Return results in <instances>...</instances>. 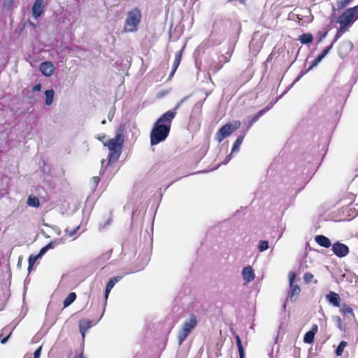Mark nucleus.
Wrapping results in <instances>:
<instances>
[{"instance_id":"09e8293b","label":"nucleus","mask_w":358,"mask_h":358,"mask_svg":"<svg viewBox=\"0 0 358 358\" xmlns=\"http://www.w3.org/2000/svg\"><path fill=\"white\" fill-rule=\"evenodd\" d=\"M317 280H314V283H317Z\"/></svg>"},{"instance_id":"20e7f679","label":"nucleus","mask_w":358,"mask_h":358,"mask_svg":"<svg viewBox=\"0 0 358 358\" xmlns=\"http://www.w3.org/2000/svg\"><path fill=\"white\" fill-rule=\"evenodd\" d=\"M197 323L196 316L193 314L189 316L187 321L184 322L178 334L179 345H181L185 341L192 331L196 327Z\"/></svg>"},{"instance_id":"49530a36","label":"nucleus","mask_w":358,"mask_h":358,"mask_svg":"<svg viewBox=\"0 0 358 358\" xmlns=\"http://www.w3.org/2000/svg\"><path fill=\"white\" fill-rule=\"evenodd\" d=\"M338 322L341 324V319L340 317H338Z\"/></svg>"},{"instance_id":"dca6fc26","label":"nucleus","mask_w":358,"mask_h":358,"mask_svg":"<svg viewBox=\"0 0 358 358\" xmlns=\"http://www.w3.org/2000/svg\"><path fill=\"white\" fill-rule=\"evenodd\" d=\"M315 241L319 245L326 248H329L331 245L330 239L324 235L315 236Z\"/></svg>"},{"instance_id":"e433bc0d","label":"nucleus","mask_w":358,"mask_h":358,"mask_svg":"<svg viewBox=\"0 0 358 358\" xmlns=\"http://www.w3.org/2000/svg\"><path fill=\"white\" fill-rule=\"evenodd\" d=\"M349 3H348V1H347L346 0H341L337 2L338 9H343L345 6H347Z\"/></svg>"},{"instance_id":"a19ab883","label":"nucleus","mask_w":358,"mask_h":358,"mask_svg":"<svg viewBox=\"0 0 358 358\" xmlns=\"http://www.w3.org/2000/svg\"><path fill=\"white\" fill-rule=\"evenodd\" d=\"M79 227H80L79 226H77L76 228H74L71 231L69 232V235L70 236L74 235L78 230Z\"/></svg>"},{"instance_id":"4468645a","label":"nucleus","mask_w":358,"mask_h":358,"mask_svg":"<svg viewBox=\"0 0 358 358\" xmlns=\"http://www.w3.org/2000/svg\"><path fill=\"white\" fill-rule=\"evenodd\" d=\"M318 327L317 324H313L311 329L306 333L303 336V342L306 343L311 344L314 342L315 334L317 333Z\"/></svg>"},{"instance_id":"473e14b6","label":"nucleus","mask_w":358,"mask_h":358,"mask_svg":"<svg viewBox=\"0 0 358 358\" xmlns=\"http://www.w3.org/2000/svg\"><path fill=\"white\" fill-rule=\"evenodd\" d=\"M334 43H334V41H333V42H332V43H331L330 45L327 46V48H325L322 50V52H321V54H320V55L322 58H324V57H325V56L329 53V52L330 51V50L333 48V45H334Z\"/></svg>"},{"instance_id":"3c124183","label":"nucleus","mask_w":358,"mask_h":358,"mask_svg":"<svg viewBox=\"0 0 358 358\" xmlns=\"http://www.w3.org/2000/svg\"><path fill=\"white\" fill-rule=\"evenodd\" d=\"M346 1H348V3H350V1H351L352 0H346Z\"/></svg>"},{"instance_id":"4be33fe9","label":"nucleus","mask_w":358,"mask_h":358,"mask_svg":"<svg viewBox=\"0 0 358 358\" xmlns=\"http://www.w3.org/2000/svg\"><path fill=\"white\" fill-rule=\"evenodd\" d=\"M223 66V64L219 62L212 61L208 66V71H211L213 73H216L218 72Z\"/></svg>"},{"instance_id":"6e6552de","label":"nucleus","mask_w":358,"mask_h":358,"mask_svg":"<svg viewBox=\"0 0 358 358\" xmlns=\"http://www.w3.org/2000/svg\"><path fill=\"white\" fill-rule=\"evenodd\" d=\"M332 251L337 257L341 258L347 256L350 252L349 248L346 245L339 242L333 244Z\"/></svg>"},{"instance_id":"72a5a7b5","label":"nucleus","mask_w":358,"mask_h":358,"mask_svg":"<svg viewBox=\"0 0 358 358\" xmlns=\"http://www.w3.org/2000/svg\"><path fill=\"white\" fill-rule=\"evenodd\" d=\"M334 43H334V41H333V42H332V43H331L330 45L327 46V48H325L322 50V52H321V54H320V55L322 58H324V57H325V56L329 53V52L330 51V50L333 48V45H334Z\"/></svg>"},{"instance_id":"c756f323","label":"nucleus","mask_w":358,"mask_h":358,"mask_svg":"<svg viewBox=\"0 0 358 358\" xmlns=\"http://www.w3.org/2000/svg\"><path fill=\"white\" fill-rule=\"evenodd\" d=\"M40 258L38 257V255H30L29 257V266H28V270L30 271V270L31 269L32 266H34V264H35L36 261Z\"/></svg>"},{"instance_id":"a211bd4d","label":"nucleus","mask_w":358,"mask_h":358,"mask_svg":"<svg viewBox=\"0 0 358 358\" xmlns=\"http://www.w3.org/2000/svg\"><path fill=\"white\" fill-rule=\"evenodd\" d=\"M122 278V276H116L110 278L107 283L106 289H105V298L107 299L110 290L113 289L114 285L119 282Z\"/></svg>"},{"instance_id":"603ef678","label":"nucleus","mask_w":358,"mask_h":358,"mask_svg":"<svg viewBox=\"0 0 358 358\" xmlns=\"http://www.w3.org/2000/svg\"><path fill=\"white\" fill-rule=\"evenodd\" d=\"M346 1H348V3H350V1H351L352 0H346Z\"/></svg>"},{"instance_id":"9b49d317","label":"nucleus","mask_w":358,"mask_h":358,"mask_svg":"<svg viewBox=\"0 0 358 358\" xmlns=\"http://www.w3.org/2000/svg\"><path fill=\"white\" fill-rule=\"evenodd\" d=\"M43 0H36L32 7V15L35 19L39 17L44 10Z\"/></svg>"},{"instance_id":"f3484780","label":"nucleus","mask_w":358,"mask_h":358,"mask_svg":"<svg viewBox=\"0 0 358 358\" xmlns=\"http://www.w3.org/2000/svg\"><path fill=\"white\" fill-rule=\"evenodd\" d=\"M340 313L343 315V317H349L355 319V315L353 309L346 303H343L340 309Z\"/></svg>"},{"instance_id":"ea45409f","label":"nucleus","mask_w":358,"mask_h":358,"mask_svg":"<svg viewBox=\"0 0 358 358\" xmlns=\"http://www.w3.org/2000/svg\"><path fill=\"white\" fill-rule=\"evenodd\" d=\"M41 89V85L40 84L36 85L33 87L32 90L34 92L40 91Z\"/></svg>"},{"instance_id":"c9c22d12","label":"nucleus","mask_w":358,"mask_h":358,"mask_svg":"<svg viewBox=\"0 0 358 358\" xmlns=\"http://www.w3.org/2000/svg\"><path fill=\"white\" fill-rule=\"evenodd\" d=\"M52 247V244L51 243H49L47 245L43 247L39 253L38 254V257H41L43 255H44L48 250L49 248H50Z\"/></svg>"},{"instance_id":"bb28decb","label":"nucleus","mask_w":358,"mask_h":358,"mask_svg":"<svg viewBox=\"0 0 358 358\" xmlns=\"http://www.w3.org/2000/svg\"><path fill=\"white\" fill-rule=\"evenodd\" d=\"M235 338H236L237 348L238 350L239 357H240V358H244V350H243V347L242 345L241 338L238 335H236Z\"/></svg>"},{"instance_id":"f03ea898","label":"nucleus","mask_w":358,"mask_h":358,"mask_svg":"<svg viewBox=\"0 0 358 358\" xmlns=\"http://www.w3.org/2000/svg\"><path fill=\"white\" fill-rule=\"evenodd\" d=\"M124 143V137L122 134H118L113 138L110 139L104 145L107 146L110 150L108 154L109 163L115 162L119 158L121 149Z\"/></svg>"},{"instance_id":"412c9836","label":"nucleus","mask_w":358,"mask_h":358,"mask_svg":"<svg viewBox=\"0 0 358 358\" xmlns=\"http://www.w3.org/2000/svg\"><path fill=\"white\" fill-rule=\"evenodd\" d=\"M92 327V321L87 319H83L80 321L79 327L80 332L84 333Z\"/></svg>"},{"instance_id":"2f4dec72","label":"nucleus","mask_w":358,"mask_h":358,"mask_svg":"<svg viewBox=\"0 0 358 358\" xmlns=\"http://www.w3.org/2000/svg\"><path fill=\"white\" fill-rule=\"evenodd\" d=\"M314 275L310 273H306L303 275V280L306 283H310L313 281Z\"/></svg>"},{"instance_id":"de8ad7c7","label":"nucleus","mask_w":358,"mask_h":358,"mask_svg":"<svg viewBox=\"0 0 358 358\" xmlns=\"http://www.w3.org/2000/svg\"><path fill=\"white\" fill-rule=\"evenodd\" d=\"M301 76H299V77L295 80V82H296V81H298V80L300 79Z\"/></svg>"},{"instance_id":"7c9ffc66","label":"nucleus","mask_w":358,"mask_h":358,"mask_svg":"<svg viewBox=\"0 0 358 358\" xmlns=\"http://www.w3.org/2000/svg\"><path fill=\"white\" fill-rule=\"evenodd\" d=\"M268 248V242L267 241H260L258 245V249L263 252Z\"/></svg>"},{"instance_id":"7ed1b4c3","label":"nucleus","mask_w":358,"mask_h":358,"mask_svg":"<svg viewBox=\"0 0 358 358\" xmlns=\"http://www.w3.org/2000/svg\"><path fill=\"white\" fill-rule=\"evenodd\" d=\"M141 20V13L138 8H135L128 12L124 29L127 32H135Z\"/></svg>"},{"instance_id":"864d4df0","label":"nucleus","mask_w":358,"mask_h":358,"mask_svg":"<svg viewBox=\"0 0 358 358\" xmlns=\"http://www.w3.org/2000/svg\"><path fill=\"white\" fill-rule=\"evenodd\" d=\"M357 176H358V174H357Z\"/></svg>"},{"instance_id":"79ce46f5","label":"nucleus","mask_w":358,"mask_h":358,"mask_svg":"<svg viewBox=\"0 0 358 358\" xmlns=\"http://www.w3.org/2000/svg\"><path fill=\"white\" fill-rule=\"evenodd\" d=\"M92 180L94 181V182L96 184V185H98V183L100 181V179L98 176H94L92 178Z\"/></svg>"},{"instance_id":"f704fd0d","label":"nucleus","mask_w":358,"mask_h":358,"mask_svg":"<svg viewBox=\"0 0 358 358\" xmlns=\"http://www.w3.org/2000/svg\"><path fill=\"white\" fill-rule=\"evenodd\" d=\"M323 58L319 55L313 62L310 67L308 68V71L312 69L313 67L316 66L322 59Z\"/></svg>"},{"instance_id":"f257e3e1","label":"nucleus","mask_w":358,"mask_h":358,"mask_svg":"<svg viewBox=\"0 0 358 358\" xmlns=\"http://www.w3.org/2000/svg\"><path fill=\"white\" fill-rule=\"evenodd\" d=\"M187 99V97L186 96L181 99L176 105L173 110L166 112L154 123L150 135L151 145H155L167 138L171 131L172 121L176 115L177 110Z\"/></svg>"},{"instance_id":"8fccbe9b","label":"nucleus","mask_w":358,"mask_h":358,"mask_svg":"<svg viewBox=\"0 0 358 358\" xmlns=\"http://www.w3.org/2000/svg\"><path fill=\"white\" fill-rule=\"evenodd\" d=\"M346 1H348V3H350V1H351L352 0H346Z\"/></svg>"},{"instance_id":"393cba45","label":"nucleus","mask_w":358,"mask_h":358,"mask_svg":"<svg viewBox=\"0 0 358 358\" xmlns=\"http://www.w3.org/2000/svg\"><path fill=\"white\" fill-rule=\"evenodd\" d=\"M45 104L47 106L51 105L53 102V99H54V95H55L54 90H46L45 92Z\"/></svg>"},{"instance_id":"c85d7f7f","label":"nucleus","mask_w":358,"mask_h":358,"mask_svg":"<svg viewBox=\"0 0 358 358\" xmlns=\"http://www.w3.org/2000/svg\"><path fill=\"white\" fill-rule=\"evenodd\" d=\"M347 31V26H343V24H340V27L339 29H338L336 35H335V37H334V43H336L337 41V40L338 38H340L342 35Z\"/></svg>"},{"instance_id":"1a4fd4ad","label":"nucleus","mask_w":358,"mask_h":358,"mask_svg":"<svg viewBox=\"0 0 358 358\" xmlns=\"http://www.w3.org/2000/svg\"><path fill=\"white\" fill-rule=\"evenodd\" d=\"M353 44L349 41H345L341 43L338 48V52L341 57L344 58L352 50Z\"/></svg>"},{"instance_id":"58836bf2","label":"nucleus","mask_w":358,"mask_h":358,"mask_svg":"<svg viewBox=\"0 0 358 358\" xmlns=\"http://www.w3.org/2000/svg\"><path fill=\"white\" fill-rule=\"evenodd\" d=\"M96 138L101 141V142H103V141L105 140L106 138V135L105 134H99L96 137Z\"/></svg>"},{"instance_id":"39448f33","label":"nucleus","mask_w":358,"mask_h":358,"mask_svg":"<svg viewBox=\"0 0 358 358\" xmlns=\"http://www.w3.org/2000/svg\"><path fill=\"white\" fill-rule=\"evenodd\" d=\"M241 122L238 120L233 123H227L222 126L215 134V140L221 143L225 138L230 136L233 132L240 128Z\"/></svg>"},{"instance_id":"a878e982","label":"nucleus","mask_w":358,"mask_h":358,"mask_svg":"<svg viewBox=\"0 0 358 358\" xmlns=\"http://www.w3.org/2000/svg\"><path fill=\"white\" fill-rule=\"evenodd\" d=\"M27 204L29 206L38 208L40 206V201L36 196L30 195L27 200Z\"/></svg>"},{"instance_id":"ddd939ff","label":"nucleus","mask_w":358,"mask_h":358,"mask_svg":"<svg viewBox=\"0 0 358 358\" xmlns=\"http://www.w3.org/2000/svg\"><path fill=\"white\" fill-rule=\"evenodd\" d=\"M326 299L328 301V302L333 305L335 307H340L341 306V297L338 294L330 291L328 294L326 295Z\"/></svg>"},{"instance_id":"4c0bfd02","label":"nucleus","mask_w":358,"mask_h":358,"mask_svg":"<svg viewBox=\"0 0 358 358\" xmlns=\"http://www.w3.org/2000/svg\"><path fill=\"white\" fill-rule=\"evenodd\" d=\"M42 351V346H39L34 353V358H40Z\"/></svg>"},{"instance_id":"f8f14e48","label":"nucleus","mask_w":358,"mask_h":358,"mask_svg":"<svg viewBox=\"0 0 358 358\" xmlns=\"http://www.w3.org/2000/svg\"><path fill=\"white\" fill-rule=\"evenodd\" d=\"M39 69L42 73L46 76H52L55 71V67L50 62H44L41 63Z\"/></svg>"},{"instance_id":"0eeeda50","label":"nucleus","mask_w":358,"mask_h":358,"mask_svg":"<svg viewBox=\"0 0 358 358\" xmlns=\"http://www.w3.org/2000/svg\"><path fill=\"white\" fill-rule=\"evenodd\" d=\"M296 278V274L294 272H289V291L288 293V297H289L291 301H295L296 298L300 294L301 289L298 285L294 284V281Z\"/></svg>"},{"instance_id":"423d86ee","label":"nucleus","mask_w":358,"mask_h":358,"mask_svg":"<svg viewBox=\"0 0 358 358\" xmlns=\"http://www.w3.org/2000/svg\"><path fill=\"white\" fill-rule=\"evenodd\" d=\"M358 17V6L346 9L338 17V22L343 26H349Z\"/></svg>"},{"instance_id":"5701e85b","label":"nucleus","mask_w":358,"mask_h":358,"mask_svg":"<svg viewBox=\"0 0 358 358\" xmlns=\"http://www.w3.org/2000/svg\"><path fill=\"white\" fill-rule=\"evenodd\" d=\"M299 41L302 44H309L313 42V35L310 33L303 34L299 37Z\"/></svg>"},{"instance_id":"b1692460","label":"nucleus","mask_w":358,"mask_h":358,"mask_svg":"<svg viewBox=\"0 0 358 358\" xmlns=\"http://www.w3.org/2000/svg\"><path fill=\"white\" fill-rule=\"evenodd\" d=\"M76 299V294L75 292H71L65 298L63 301L64 308H66L70 306Z\"/></svg>"},{"instance_id":"c03bdc74","label":"nucleus","mask_w":358,"mask_h":358,"mask_svg":"<svg viewBox=\"0 0 358 358\" xmlns=\"http://www.w3.org/2000/svg\"><path fill=\"white\" fill-rule=\"evenodd\" d=\"M327 32H325L323 34H322L320 37V41H321L323 38H324L326 37V35H327Z\"/></svg>"},{"instance_id":"6ab92c4d","label":"nucleus","mask_w":358,"mask_h":358,"mask_svg":"<svg viewBox=\"0 0 358 358\" xmlns=\"http://www.w3.org/2000/svg\"><path fill=\"white\" fill-rule=\"evenodd\" d=\"M182 51L180 50L179 52H178L177 53H176V55H175V59H174V62L173 64L172 71L169 75L170 78L174 75L175 72L176 71V70L180 63L181 58H182Z\"/></svg>"},{"instance_id":"2eb2a0df","label":"nucleus","mask_w":358,"mask_h":358,"mask_svg":"<svg viewBox=\"0 0 358 358\" xmlns=\"http://www.w3.org/2000/svg\"><path fill=\"white\" fill-rule=\"evenodd\" d=\"M242 275L243 280L247 282L252 281L255 277L253 269L250 266L243 268Z\"/></svg>"},{"instance_id":"aec40b11","label":"nucleus","mask_w":358,"mask_h":358,"mask_svg":"<svg viewBox=\"0 0 358 358\" xmlns=\"http://www.w3.org/2000/svg\"><path fill=\"white\" fill-rule=\"evenodd\" d=\"M245 135H246V132L244 131L237 137L236 141L234 143L233 148L231 149V153L239 151L240 146L242 144Z\"/></svg>"},{"instance_id":"cd10ccee","label":"nucleus","mask_w":358,"mask_h":358,"mask_svg":"<svg viewBox=\"0 0 358 358\" xmlns=\"http://www.w3.org/2000/svg\"><path fill=\"white\" fill-rule=\"evenodd\" d=\"M348 345V343L345 341H342L338 345L336 350V355L340 357L343 355L345 348Z\"/></svg>"},{"instance_id":"37998d69","label":"nucleus","mask_w":358,"mask_h":358,"mask_svg":"<svg viewBox=\"0 0 358 358\" xmlns=\"http://www.w3.org/2000/svg\"><path fill=\"white\" fill-rule=\"evenodd\" d=\"M75 358H85L83 352H80L78 355H76Z\"/></svg>"},{"instance_id":"9d476101","label":"nucleus","mask_w":358,"mask_h":358,"mask_svg":"<svg viewBox=\"0 0 358 358\" xmlns=\"http://www.w3.org/2000/svg\"><path fill=\"white\" fill-rule=\"evenodd\" d=\"M274 103L271 102L268 106L264 108V109L259 110L257 114L254 116L250 117L248 120V129L251 127L254 123H255L258 120L264 115L267 111H268L273 106Z\"/></svg>"},{"instance_id":"a18cd8bd","label":"nucleus","mask_w":358,"mask_h":358,"mask_svg":"<svg viewBox=\"0 0 358 358\" xmlns=\"http://www.w3.org/2000/svg\"><path fill=\"white\" fill-rule=\"evenodd\" d=\"M222 57H224L225 59L224 62H229V59H227L226 57L224 55H222Z\"/></svg>"}]
</instances>
